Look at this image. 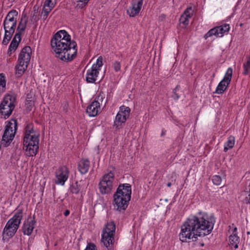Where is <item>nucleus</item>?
Instances as JSON below:
<instances>
[{
  "label": "nucleus",
  "instance_id": "obj_11",
  "mask_svg": "<svg viewBox=\"0 0 250 250\" xmlns=\"http://www.w3.org/2000/svg\"><path fill=\"white\" fill-rule=\"evenodd\" d=\"M232 75V69L229 68L225 74L223 79L219 83L215 93L222 94L226 90L230 83Z\"/></svg>",
  "mask_w": 250,
  "mask_h": 250
},
{
  "label": "nucleus",
  "instance_id": "obj_21",
  "mask_svg": "<svg viewBox=\"0 0 250 250\" xmlns=\"http://www.w3.org/2000/svg\"><path fill=\"white\" fill-rule=\"evenodd\" d=\"M21 41V37H20L19 34H16L9 47L8 53L9 54V55H10L13 51H15L16 50Z\"/></svg>",
  "mask_w": 250,
  "mask_h": 250
},
{
  "label": "nucleus",
  "instance_id": "obj_27",
  "mask_svg": "<svg viewBox=\"0 0 250 250\" xmlns=\"http://www.w3.org/2000/svg\"><path fill=\"white\" fill-rule=\"evenodd\" d=\"M81 189V186L78 181L72 183L69 188V191L72 194H77Z\"/></svg>",
  "mask_w": 250,
  "mask_h": 250
},
{
  "label": "nucleus",
  "instance_id": "obj_36",
  "mask_svg": "<svg viewBox=\"0 0 250 250\" xmlns=\"http://www.w3.org/2000/svg\"><path fill=\"white\" fill-rule=\"evenodd\" d=\"M112 67L116 72L120 71L121 67V62L118 61H115L112 63Z\"/></svg>",
  "mask_w": 250,
  "mask_h": 250
},
{
  "label": "nucleus",
  "instance_id": "obj_17",
  "mask_svg": "<svg viewBox=\"0 0 250 250\" xmlns=\"http://www.w3.org/2000/svg\"><path fill=\"white\" fill-rule=\"evenodd\" d=\"M120 195H117L116 194H114V206L116 209L119 211L125 210L128 206V204L130 200L120 198Z\"/></svg>",
  "mask_w": 250,
  "mask_h": 250
},
{
  "label": "nucleus",
  "instance_id": "obj_41",
  "mask_svg": "<svg viewBox=\"0 0 250 250\" xmlns=\"http://www.w3.org/2000/svg\"><path fill=\"white\" fill-rule=\"evenodd\" d=\"M192 10L191 7H188V8L184 12V13L183 15H185L186 17H187L188 18L191 17V13L190 11Z\"/></svg>",
  "mask_w": 250,
  "mask_h": 250
},
{
  "label": "nucleus",
  "instance_id": "obj_5",
  "mask_svg": "<svg viewBox=\"0 0 250 250\" xmlns=\"http://www.w3.org/2000/svg\"><path fill=\"white\" fill-rule=\"evenodd\" d=\"M16 97L14 94L6 95L0 104V117L8 118L15 107Z\"/></svg>",
  "mask_w": 250,
  "mask_h": 250
},
{
  "label": "nucleus",
  "instance_id": "obj_29",
  "mask_svg": "<svg viewBox=\"0 0 250 250\" xmlns=\"http://www.w3.org/2000/svg\"><path fill=\"white\" fill-rule=\"evenodd\" d=\"M27 22V21H25L23 22L22 19H21V21L19 23L16 34H19L20 37H21L22 32H23L26 28Z\"/></svg>",
  "mask_w": 250,
  "mask_h": 250
},
{
  "label": "nucleus",
  "instance_id": "obj_35",
  "mask_svg": "<svg viewBox=\"0 0 250 250\" xmlns=\"http://www.w3.org/2000/svg\"><path fill=\"white\" fill-rule=\"evenodd\" d=\"M244 68V74L247 75L248 74L249 69L250 68V56L247 57V62L243 64Z\"/></svg>",
  "mask_w": 250,
  "mask_h": 250
},
{
  "label": "nucleus",
  "instance_id": "obj_9",
  "mask_svg": "<svg viewBox=\"0 0 250 250\" xmlns=\"http://www.w3.org/2000/svg\"><path fill=\"white\" fill-rule=\"evenodd\" d=\"M130 112L129 107L122 105L120 107V110L117 113L114 122V126L116 128H121L122 124H124L128 118Z\"/></svg>",
  "mask_w": 250,
  "mask_h": 250
},
{
  "label": "nucleus",
  "instance_id": "obj_16",
  "mask_svg": "<svg viewBox=\"0 0 250 250\" xmlns=\"http://www.w3.org/2000/svg\"><path fill=\"white\" fill-rule=\"evenodd\" d=\"M56 3L57 0H46L45 1L43 8L41 14V17L43 20H45L46 19L48 14L55 7Z\"/></svg>",
  "mask_w": 250,
  "mask_h": 250
},
{
  "label": "nucleus",
  "instance_id": "obj_25",
  "mask_svg": "<svg viewBox=\"0 0 250 250\" xmlns=\"http://www.w3.org/2000/svg\"><path fill=\"white\" fill-rule=\"evenodd\" d=\"M18 12L15 10H12L8 12L4 21L17 22Z\"/></svg>",
  "mask_w": 250,
  "mask_h": 250
},
{
  "label": "nucleus",
  "instance_id": "obj_46",
  "mask_svg": "<svg viewBox=\"0 0 250 250\" xmlns=\"http://www.w3.org/2000/svg\"><path fill=\"white\" fill-rule=\"evenodd\" d=\"M120 198L124 199V197H124V195H123V196H122L121 194H120Z\"/></svg>",
  "mask_w": 250,
  "mask_h": 250
},
{
  "label": "nucleus",
  "instance_id": "obj_3",
  "mask_svg": "<svg viewBox=\"0 0 250 250\" xmlns=\"http://www.w3.org/2000/svg\"><path fill=\"white\" fill-rule=\"evenodd\" d=\"M40 135L33 129V125L28 124L25 126L23 141V149L27 156H35L39 149Z\"/></svg>",
  "mask_w": 250,
  "mask_h": 250
},
{
  "label": "nucleus",
  "instance_id": "obj_44",
  "mask_svg": "<svg viewBox=\"0 0 250 250\" xmlns=\"http://www.w3.org/2000/svg\"><path fill=\"white\" fill-rule=\"evenodd\" d=\"M165 132H166L165 131H164L163 130H162V133H161V136H163L165 135Z\"/></svg>",
  "mask_w": 250,
  "mask_h": 250
},
{
  "label": "nucleus",
  "instance_id": "obj_7",
  "mask_svg": "<svg viewBox=\"0 0 250 250\" xmlns=\"http://www.w3.org/2000/svg\"><path fill=\"white\" fill-rule=\"evenodd\" d=\"M115 224L113 222H108L104 229L102 234V242L107 249L112 245L115 232Z\"/></svg>",
  "mask_w": 250,
  "mask_h": 250
},
{
  "label": "nucleus",
  "instance_id": "obj_15",
  "mask_svg": "<svg viewBox=\"0 0 250 250\" xmlns=\"http://www.w3.org/2000/svg\"><path fill=\"white\" fill-rule=\"evenodd\" d=\"M115 194L117 195L121 194L122 196L124 195L125 198L127 200H130L131 195V187L129 184H120L117 189Z\"/></svg>",
  "mask_w": 250,
  "mask_h": 250
},
{
  "label": "nucleus",
  "instance_id": "obj_32",
  "mask_svg": "<svg viewBox=\"0 0 250 250\" xmlns=\"http://www.w3.org/2000/svg\"><path fill=\"white\" fill-rule=\"evenodd\" d=\"M76 4V7L79 8H83L89 1V0H73Z\"/></svg>",
  "mask_w": 250,
  "mask_h": 250
},
{
  "label": "nucleus",
  "instance_id": "obj_23",
  "mask_svg": "<svg viewBox=\"0 0 250 250\" xmlns=\"http://www.w3.org/2000/svg\"><path fill=\"white\" fill-rule=\"evenodd\" d=\"M90 162L87 159H83L78 164V169L82 174L86 173L89 169Z\"/></svg>",
  "mask_w": 250,
  "mask_h": 250
},
{
  "label": "nucleus",
  "instance_id": "obj_19",
  "mask_svg": "<svg viewBox=\"0 0 250 250\" xmlns=\"http://www.w3.org/2000/svg\"><path fill=\"white\" fill-rule=\"evenodd\" d=\"M36 221L34 217L28 218L23 226L24 234L30 235L33 230Z\"/></svg>",
  "mask_w": 250,
  "mask_h": 250
},
{
  "label": "nucleus",
  "instance_id": "obj_42",
  "mask_svg": "<svg viewBox=\"0 0 250 250\" xmlns=\"http://www.w3.org/2000/svg\"><path fill=\"white\" fill-rule=\"evenodd\" d=\"M85 250H97L96 246L93 244H88Z\"/></svg>",
  "mask_w": 250,
  "mask_h": 250
},
{
  "label": "nucleus",
  "instance_id": "obj_8",
  "mask_svg": "<svg viewBox=\"0 0 250 250\" xmlns=\"http://www.w3.org/2000/svg\"><path fill=\"white\" fill-rule=\"evenodd\" d=\"M17 129V121L11 119L5 127V130L2 136V141L5 147L8 146L13 140L16 131Z\"/></svg>",
  "mask_w": 250,
  "mask_h": 250
},
{
  "label": "nucleus",
  "instance_id": "obj_24",
  "mask_svg": "<svg viewBox=\"0 0 250 250\" xmlns=\"http://www.w3.org/2000/svg\"><path fill=\"white\" fill-rule=\"evenodd\" d=\"M237 228H235L233 231V234L230 235L229 237V244L233 246L235 249L238 248V244L239 243V237L236 234Z\"/></svg>",
  "mask_w": 250,
  "mask_h": 250
},
{
  "label": "nucleus",
  "instance_id": "obj_18",
  "mask_svg": "<svg viewBox=\"0 0 250 250\" xmlns=\"http://www.w3.org/2000/svg\"><path fill=\"white\" fill-rule=\"evenodd\" d=\"M32 53L31 48L29 46L23 47L19 54L18 60L28 64Z\"/></svg>",
  "mask_w": 250,
  "mask_h": 250
},
{
  "label": "nucleus",
  "instance_id": "obj_2",
  "mask_svg": "<svg viewBox=\"0 0 250 250\" xmlns=\"http://www.w3.org/2000/svg\"><path fill=\"white\" fill-rule=\"evenodd\" d=\"M51 45L56 57L62 61L71 62L76 57L77 43L65 30H60L53 36Z\"/></svg>",
  "mask_w": 250,
  "mask_h": 250
},
{
  "label": "nucleus",
  "instance_id": "obj_26",
  "mask_svg": "<svg viewBox=\"0 0 250 250\" xmlns=\"http://www.w3.org/2000/svg\"><path fill=\"white\" fill-rule=\"evenodd\" d=\"M235 144V137L232 136H230L228 140L225 144L224 151L227 152L229 149H231L233 147Z\"/></svg>",
  "mask_w": 250,
  "mask_h": 250
},
{
  "label": "nucleus",
  "instance_id": "obj_1",
  "mask_svg": "<svg viewBox=\"0 0 250 250\" xmlns=\"http://www.w3.org/2000/svg\"><path fill=\"white\" fill-rule=\"evenodd\" d=\"M215 222L213 216H208L205 213H199L188 218L181 226L180 240L185 242L189 239H196L197 236L207 235L212 231Z\"/></svg>",
  "mask_w": 250,
  "mask_h": 250
},
{
  "label": "nucleus",
  "instance_id": "obj_13",
  "mask_svg": "<svg viewBox=\"0 0 250 250\" xmlns=\"http://www.w3.org/2000/svg\"><path fill=\"white\" fill-rule=\"evenodd\" d=\"M144 0H132L131 6L127 10V14L131 17L138 15L142 8Z\"/></svg>",
  "mask_w": 250,
  "mask_h": 250
},
{
  "label": "nucleus",
  "instance_id": "obj_38",
  "mask_svg": "<svg viewBox=\"0 0 250 250\" xmlns=\"http://www.w3.org/2000/svg\"><path fill=\"white\" fill-rule=\"evenodd\" d=\"M179 88L180 86L179 85H177L173 90V95L172 97L175 100L178 99L181 96V95L177 92L179 90Z\"/></svg>",
  "mask_w": 250,
  "mask_h": 250
},
{
  "label": "nucleus",
  "instance_id": "obj_12",
  "mask_svg": "<svg viewBox=\"0 0 250 250\" xmlns=\"http://www.w3.org/2000/svg\"><path fill=\"white\" fill-rule=\"evenodd\" d=\"M103 98V96L100 93L97 98V100H95L88 106L86 109V112L89 116L94 117L97 115L100 109L99 101L102 102Z\"/></svg>",
  "mask_w": 250,
  "mask_h": 250
},
{
  "label": "nucleus",
  "instance_id": "obj_43",
  "mask_svg": "<svg viewBox=\"0 0 250 250\" xmlns=\"http://www.w3.org/2000/svg\"><path fill=\"white\" fill-rule=\"evenodd\" d=\"M69 214H70V211L68 209H66L64 212V215L65 216H67Z\"/></svg>",
  "mask_w": 250,
  "mask_h": 250
},
{
  "label": "nucleus",
  "instance_id": "obj_33",
  "mask_svg": "<svg viewBox=\"0 0 250 250\" xmlns=\"http://www.w3.org/2000/svg\"><path fill=\"white\" fill-rule=\"evenodd\" d=\"M5 85V76L2 73L0 74V92H3L4 91Z\"/></svg>",
  "mask_w": 250,
  "mask_h": 250
},
{
  "label": "nucleus",
  "instance_id": "obj_40",
  "mask_svg": "<svg viewBox=\"0 0 250 250\" xmlns=\"http://www.w3.org/2000/svg\"><path fill=\"white\" fill-rule=\"evenodd\" d=\"M25 104L26 105L27 109L30 111L32 110V106L33 105V102L32 101L27 100Z\"/></svg>",
  "mask_w": 250,
  "mask_h": 250
},
{
  "label": "nucleus",
  "instance_id": "obj_6",
  "mask_svg": "<svg viewBox=\"0 0 250 250\" xmlns=\"http://www.w3.org/2000/svg\"><path fill=\"white\" fill-rule=\"evenodd\" d=\"M115 181L114 174L110 171L105 174L99 183V188L102 194H109L111 192Z\"/></svg>",
  "mask_w": 250,
  "mask_h": 250
},
{
  "label": "nucleus",
  "instance_id": "obj_4",
  "mask_svg": "<svg viewBox=\"0 0 250 250\" xmlns=\"http://www.w3.org/2000/svg\"><path fill=\"white\" fill-rule=\"evenodd\" d=\"M22 218V211L19 210L7 222L2 232V239L12 237L17 232Z\"/></svg>",
  "mask_w": 250,
  "mask_h": 250
},
{
  "label": "nucleus",
  "instance_id": "obj_28",
  "mask_svg": "<svg viewBox=\"0 0 250 250\" xmlns=\"http://www.w3.org/2000/svg\"><path fill=\"white\" fill-rule=\"evenodd\" d=\"M218 33V37H222L224 33L228 32L229 30V25L228 24H224L222 25L216 27Z\"/></svg>",
  "mask_w": 250,
  "mask_h": 250
},
{
  "label": "nucleus",
  "instance_id": "obj_30",
  "mask_svg": "<svg viewBox=\"0 0 250 250\" xmlns=\"http://www.w3.org/2000/svg\"><path fill=\"white\" fill-rule=\"evenodd\" d=\"M243 195L245 196L244 202L246 204H250V182L248 187L246 188Z\"/></svg>",
  "mask_w": 250,
  "mask_h": 250
},
{
  "label": "nucleus",
  "instance_id": "obj_20",
  "mask_svg": "<svg viewBox=\"0 0 250 250\" xmlns=\"http://www.w3.org/2000/svg\"><path fill=\"white\" fill-rule=\"evenodd\" d=\"M99 71L96 69L91 67L87 71L86 75V81L88 83H94L98 77Z\"/></svg>",
  "mask_w": 250,
  "mask_h": 250
},
{
  "label": "nucleus",
  "instance_id": "obj_31",
  "mask_svg": "<svg viewBox=\"0 0 250 250\" xmlns=\"http://www.w3.org/2000/svg\"><path fill=\"white\" fill-rule=\"evenodd\" d=\"M103 57L102 56L99 57L97 60L96 63L93 64L91 67H92L94 69H96L98 71H99L101 69V67L103 65Z\"/></svg>",
  "mask_w": 250,
  "mask_h": 250
},
{
  "label": "nucleus",
  "instance_id": "obj_37",
  "mask_svg": "<svg viewBox=\"0 0 250 250\" xmlns=\"http://www.w3.org/2000/svg\"><path fill=\"white\" fill-rule=\"evenodd\" d=\"M212 181L214 185L218 186L220 185L222 179L220 176L214 175L212 177Z\"/></svg>",
  "mask_w": 250,
  "mask_h": 250
},
{
  "label": "nucleus",
  "instance_id": "obj_14",
  "mask_svg": "<svg viewBox=\"0 0 250 250\" xmlns=\"http://www.w3.org/2000/svg\"><path fill=\"white\" fill-rule=\"evenodd\" d=\"M57 180L56 183L63 185L67 180L69 175V170L66 167H62L56 172Z\"/></svg>",
  "mask_w": 250,
  "mask_h": 250
},
{
  "label": "nucleus",
  "instance_id": "obj_34",
  "mask_svg": "<svg viewBox=\"0 0 250 250\" xmlns=\"http://www.w3.org/2000/svg\"><path fill=\"white\" fill-rule=\"evenodd\" d=\"M212 35H215L218 37V33L217 32V29H216V27L210 29L208 33L205 34L204 38L205 39H207L208 38L212 36Z\"/></svg>",
  "mask_w": 250,
  "mask_h": 250
},
{
  "label": "nucleus",
  "instance_id": "obj_22",
  "mask_svg": "<svg viewBox=\"0 0 250 250\" xmlns=\"http://www.w3.org/2000/svg\"><path fill=\"white\" fill-rule=\"evenodd\" d=\"M28 64L23 62L18 61V64L15 67L16 75L18 77H21L27 68Z\"/></svg>",
  "mask_w": 250,
  "mask_h": 250
},
{
  "label": "nucleus",
  "instance_id": "obj_39",
  "mask_svg": "<svg viewBox=\"0 0 250 250\" xmlns=\"http://www.w3.org/2000/svg\"><path fill=\"white\" fill-rule=\"evenodd\" d=\"M188 19L189 18L186 17L185 15H182L179 20L180 23H183L185 26L187 25L189 22Z\"/></svg>",
  "mask_w": 250,
  "mask_h": 250
},
{
  "label": "nucleus",
  "instance_id": "obj_10",
  "mask_svg": "<svg viewBox=\"0 0 250 250\" xmlns=\"http://www.w3.org/2000/svg\"><path fill=\"white\" fill-rule=\"evenodd\" d=\"M16 25L17 22L4 21L3 27L5 33L2 42L3 44L7 45L8 43L15 32Z\"/></svg>",
  "mask_w": 250,
  "mask_h": 250
},
{
  "label": "nucleus",
  "instance_id": "obj_45",
  "mask_svg": "<svg viewBox=\"0 0 250 250\" xmlns=\"http://www.w3.org/2000/svg\"><path fill=\"white\" fill-rule=\"evenodd\" d=\"M171 183H168L167 184V186L168 187H170L171 186Z\"/></svg>",
  "mask_w": 250,
  "mask_h": 250
}]
</instances>
